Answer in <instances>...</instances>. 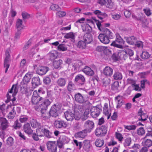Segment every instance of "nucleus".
Returning <instances> with one entry per match:
<instances>
[{"label":"nucleus","instance_id":"1","mask_svg":"<svg viewBox=\"0 0 152 152\" xmlns=\"http://www.w3.org/2000/svg\"><path fill=\"white\" fill-rule=\"evenodd\" d=\"M36 133L42 134V136L45 135L48 138L51 137L52 133L49 131V129L45 126L39 127L38 129L36 130Z\"/></svg>","mask_w":152,"mask_h":152},{"label":"nucleus","instance_id":"2","mask_svg":"<svg viewBox=\"0 0 152 152\" xmlns=\"http://www.w3.org/2000/svg\"><path fill=\"white\" fill-rule=\"evenodd\" d=\"M60 109V107L59 105H53L51 107L50 110L49 112L50 115L55 118L58 116L59 114Z\"/></svg>","mask_w":152,"mask_h":152},{"label":"nucleus","instance_id":"3","mask_svg":"<svg viewBox=\"0 0 152 152\" xmlns=\"http://www.w3.org/2000/svg\"><path fill=\"white\" fill-rule=\"evenodd\" d=\"M107 126L103 125L97 128L96 129L95 132L97 136L101 137L104 136L107 133Z\"/></svg>","mask_w":152,"mask_h":152},{"label":"nucleus","instance_id":"4","mask_svg":"<svg viewBox=\"0 0 152 152\" xmlns=\"http://www.w3.org/2000/svg\"><path fill=\"white\" fill-rule=\"evenodd\" d=\"M42 99V98L41 97L37 91H34L31 98V102L34 104H37L39 101Z\"/></svg>","mask_w":152,"mask_h":152},{"label":"nucleus","instance_id":"5","mask_svg":"<svg viewBox=\"0 0 152 152\" xmlns=\"http://www.w3.org/2000/svg\"><path fill=\"white\" fill-rule=\"evenodd\" d=\"M47 145L48 149L51 152H56L57 146L56 142L49 141L48 142Z\"/></svg>","mask_w":152,"mask_h":152},{"label":"nucleus","instance_id":"6","mask_svg":"<svg viewBox=\"0 0 152 152\" xmlns=\"http://www.w3.org/2000/svg\"><path fill=\"white\" fill-rule=\"evenodd\" d=\"M49 69L47 66H39L37 67L36 72L38 75H45Z\"/></svg>","mask_w":152,"mask_h":152},{"label":"nucleus","instance_id":"7","mask_svg":"<svg viewBox=\"0 0 152 152\" xmlns=\"http://www.w3.org/2000/svg\"><path fill=\"white\" fill-rule=\"evenodd\" d=\"M55 126L57 129L65 128L67 126L66 122L63 120L56 121L54 122Z\"/></svg>","mask_w":152,"mask_h":152},{"label":"nucleus","instance_id":"8","mask_svg":"<svg viewBox=\"0 0 152 152\" xmlns=\"http://www.w3.org/2000/svg\"><path fill=\"white\" fill-rule=\"evenodd\" d=\"M102 111L101 109L96 106L94 107L91 110V116L93 118H96L99 115Z\"/></svg>","mask_w":152,"mask_h":152},{"label":"nucleus","instance_id":"9","mask_svg":"<svg viewBox=\"0 0 152 152\" xmlns=\"http://www.w3.org/2000/svg\"><path fill=\"white\" fill-rule=\"evenodd\" d=\"M75 100L78 103L80 104H82L84 102L86 104L89 103L88 101H85L82 95L79 93H78L75 95Z\"/></svg>","mask_w":152,"mask_h":152},{"label":"nucleus","instance_id":"10","mask_svg":"<svg viewBox=\"0 0 152 152\" xmlns=\"http://www.w3.org/2000/svg\"><path fill=\"white\" fill-rule=\"evenodd\" d=\"M5 56L6 57L4 59V66L6 68L5 72L6 73L10 66V65L9 63L10 57V56L9 53L7 50H6L5 53Z\"/></svg>","mask_w":152,"mask_h":152},{"label":"nucleus","instance_id":"11","mask_svg":"<svg viewBox=\"0 0 152 152\" xmlns=\"http://www.w3.org/2000/svg\"><path fill=\"white\" fill-rule=\"evenodd\" d=\"M113 70L112 68L108 66H106L103 69L102 73L105 76L111 77L113 75Z\"/></svg>","mask_w":152,"mask_h":152},{"label":"nucleus","instance_id":"12","mask_svg":"<svg viewBox=\"0 0 152 152\" xmlns=\"http://www.w3.org/2000/svg\"><path fill=\"white\" fill-rule=\"evenodd\" d=\"M0 123L1 124L0 129L1 130H4L8 127V123L5 118L1 117L0 118Z\"/></svg>","mask_w":152,"mask_h":152},{"label":"nucleus","instance_id":"13","mask_svg":"<svg viewBox=\"0 0 152 152\" xmlns=\"http://www.w3.org/2000/svg\"><path fill=\"white\" fill-rule=\"evenodd\" d=\"M83 39L87 44L90 43L93 40L92 35L90 33H87L84 35Z\"/></svg>","mask_w":152,"mask_h":152},{"label":"nucleus","instance_id":"14","mask_svg":"<svg viewBox=\"0 0 152 152\" xmlns=\"http://www.w3.org/2000/svg\"><path fill=\"white\" fill-rule=\"evenodd\" d=\"M102 31L103 30V33L109 39H112L114 37V35L107 28H103L101 27Z\"/></svg>","mask_w":152,"mask_h":152},{"label":"nucleus","instance_id":"15","mask_svg":"<svg viewBox=\"0 0 152 152\" xmlns=\"http://www.w3.org/2000/svg\"><path fill=\"white\" fill-rule=\"evenodd\" d=\"M75 81L76 82H81L80 84L81 86L84 85L85 82V80L84 77L81 74H79L77 75L75 78Z\"/></svg>","mask_w":152,"mask_h":152},{"label":"nucleus","instance_id":"16","mask_svg":"<svg viewBox=\"0 0 152 152\" xmlns=\"http://www.w3.org/2000/svg\"><path fill=\"white\" fill-rule=\"evenodd\" d=\"M98 37L100 41L103 43L108 44L110 42V40L106 36V35L104 33L103 34H100Z\"/></svg>","mask_w":152,"mask_h":152},{"label":"nucleus","instance_id":"17","mask_svg":"<svg viewBox=\"0 0 152 152\" xmlns=\"http://www.w3.org/2000/svg\"><path fill=\"white\" fill-rule=\"evenodd\" d=\"M84 126L87 129L88 132H90L94 128V125L92 121L88 120L86 122Z\"/></svg>","mask_w":152,"mask_h":152},{"label":"nucleus","instance_id":"18","mask_svg":"<svg viewBox=\"0 0 152 152\" xmlns=\"http://www.w3.org/2000/svg\"><path fill=\"white\" fill-rule=\"evenodd\" d=\"M87 129H84L79 132H77L75 134L76 137L84 138L87 135L88 132Z\"/></svg>","mask_w":152,"mask_h":152},{"label":"nucleus","instance_id":"19","mask_svg":"<svg viewBox=\"0 0 152 152\" xmlns=\"http://www.w3.org/2000/svg\"><path fill=\"white\" fill-rule=\"evenodd\" d=\"M94 13L96 15L98 18L101 20L107 17V15L105 13L102 12L98 10L94 11Z\"/></svg>","mask_w":152,"mask_h":152},{"label":"nucleus","instance_id":"20","mask_svg":"<svg viewBox=\"0 0 152 152\" xmlns=\"http://www.w3.org/2000/svg\"><path fill=\"white\" fill-rule=\"evenodd\" d=\"M48 55L49 57V60L52 61L57 58L58 56V52L56 51H52L48 53Z\"/></svg>","mask_w":152,"mask_h":152},{"label":"nucleus","instance_id":"21","mask_svg":"<svg viewBox=\"0 0 152 152\" xmlns=\"http://www.w3.org/2000/svg\"><path fill=\"white\" fill-rule=\"evenodd\" d=\"M32 83L34 88L38 86L41 84L40 79L38 76L34 77L32 79Z\"/></svg>","mask_w":152,"mask_h":152},{"label":"nucleus","instance_id":"22","mask_svg":"<svg viewBox=\"0 0 152 152\" xmlns=\"http://www.w3.org/2000/svg\"><path fill=\"white\" fill-rule=\"evenodd\" d=\"M83 71L87 75L92 76L94 74V71L90 68L88 66H86L83 69Z\"/></svg>","mask_w":152,"mask_h":152},{"label":"nucleus","instance_id":"23","mask_svg":"<svg viewBox=\"0 0 152 152\" xmlns=\"http://www.w3.org/2000/svg\"><path fill=\"white\" fill-rule=\"evenodd\" d=\"M64 114L66 118L67 121H72L74 119V113L71 112H66L64 113Z\"/></svg>","mask_w":152,"mask_h":152},{"label":"nucleus","instance_id":"24","mask_svg":"<svg viewBox=\"0 0 152 152\" xmlns=\"http://www.w3.org/2000/svg\"><path fill=\"white\" fill-rule=\"evenodd\" d=\"M24 131L27 134H32L33 130L31 129L29 123H27L24 126Z\"/></svg>","mask_w":152,"mask_h":152},{"label":"nucleus","instance_id":"25","mask_svg":"<svg viewBox=\"0 0 152 152\" xmlns=\"http://www.w3.org/2000/svg\"><path fill=\"white\" fill-rule=\"evenodd\" d=\"M126 42L130 45L134 44L136 42L137 39L134 36H131L125 38Z\"/></svg>","mask_w":152,"mask_h":152},{"label":"nucleus","instance_id":"26","mask_svg":"<svg viewBox=\"0 0 152 152\" xmlns=\"http://www.w3.org/2000/svg\"><path fill=\"white\" fill-rule=\"evenodd\" d=\"M63 61L61 59L56 60L53 62V67L55 69H57L61 67V65L62 64Z\"/></svg>","mask_w":152,"mask_h":152},{"label":"nucleus","instance_id":"27","mask_svg":"<svg viewBox=\"0 0 152 152\" xmlns=\"http://www.w3.org/2000/svg\"><path fill=\"white\" fill-rule=\"evenodd\" d=\"M122 96L118 95L115 98V100H118V104L116 106L117 108L120 107L123 104V100L122 99Z\"/></svg>","mask_w":152,"mask_h":152},{"label":"nucleus","instance_id":"28","mask_svg":"<svg viewBox=\"0 0 152 152\" xmlns=\"http://www.w3.org/2000/svg\"><path fill=\"white\" fill-rule=\"evenodd\" d=\"M50 102L48 99H45L39 105L40 107L47 108L50 105Z\"/></svg>","mask_w":152,"mask_h":152},{"label":"nucleus","instance_id":"29","mask_svg":"<svg viewBox=\"0 0 152 152\" xmlns=\"http://www.w3.org/2000/svg\"><path fill=\"white\" fill-rule=\"evenodd\" d=\"M91 112V109L87 108L86 109L85 112L83 116L81 118V120L82 121H84L86 120L88 118V115Z\"/></svg>","mask_w":152,"mask_h":152},{"label":"nucleus","instance_id":"30","mask_svg":"<svg viewBox=\"0 0 152 152\" xmlns=\"http://www.w3.org/2000/svg\"><path fill=\"white\" fill-rule=\"evenodd\" d=\"M113 77L115 80H121L122 78V75L120 72L115 71Z\"/></svg>","mask_w":152,"mask_h":152},{"label":"nucleus","instance_id":"31","mask_svg":"<svg viewBox=\"0 0 152 152\" xmlns=\"http://www.w3.org/2000/svg\"><path fill=\"white\" fill-rule=\"evenodd\" d=\"M31 78V75L28 73L26 74L23 79V82L24 84H27L30 82Z\"/></svg>","mask_w":152,"mask_h":152},{"label":"nucleus","instance_id":"32","mask_svg":"<svg viewBox=\"0 0 152 152\" xmlns=\"http://www.w3.org/2000/svg\"><path fill=\"white\" fill-rule=\"evenodd\" d=\"M23 21L21 19H18L16 22V28L17 29L21 30L23 29Z\"/></svg>","mask_w":152,"mask_h":152},{"label":"nucleus","instance_id":"33","mask_svg":"<svg viewBox=\"0 0 152 152\" xmlns=\"http://www.w3.org/2000/svg\"><path fill=\"white\" fill-rule=\"evenodd\" d=\"M145 115V114L143 113L142 108H140L139 111L138 112V115L141 117L140 119H139L140 121L141 120L142 121H145L147 120L146 118H144V116Z\"/></svg>","mask_w":152,"mask_h":152},{"label":"nucleus","instance_id":"34","mask_svg":"<svg viewBox=\"0 0 152 152\" xmlns=\"http://www.w3.org/2000/svg\"><path fill=\"white\" fill-rule=\"evenodd\" d=\"M82 26L83 32L89 33V32L91 31L92 28L88 24H86L83 26Z\"/></svg>","mask_w":152,"mask_h":152},{"label":"nucleus","instance_id":"35","mask_svg":"<svg viewBox=\"0 0 152 152\" xmlns=\"http://www.w3.org/2000/svg\"><path fill=\"white\" fill-rule=\"evenodd\" d=\"M66 80L65 79L61 78L59 79L57 81V85L60 87H63L66 84Z\"/></svg>","mask_w":152,"mask_h":152},{"label":"nucleus","instance_id":"36","mask_svg":"<svg viewBox=\"0 0 152 152\" xmlns=\"http://www.w3.org/2000/svg\"><path fill=\"white\" fill-rule=\"evenodd\" d=\"M86 44L84 40H80L78 42L77 47L79 48L83 49L86 48Z\"/></svg>","mask_w":152,"mask_h":152},{"label":"nucleus","instance_id":"37","mask_svg":"<svg viewBox=\"0 0 152 152\" xmlns=\"http://www.w3.org/2000/svg\"><path fill=\"white\" fill-rule=\"evenodd\" d=\"M31 126L33 128L39 127L41 126V124L38 122L36 120H33L31 122Z\"/></svg>","mask_w":152,"mask_h":152},{"label":"nucleus","instance_id":"38","mask_svg":"<svg viewBox=\"0 0 152 152\" xmlns=\"http://www.w3.org/2000/svg\"><path fill=\"white\" fill-rule=\"evenodd\" d=\"M113 3L112 0H106L105 5L107 7L112 9L113 8Z\"/></svg>","mask_w":152,"mask_h":152},{"label":"nucleus","instance_id":"39","mask_svg":"<svg viewBox=\"0 0 152 152\" xmlns=\"http://www.w3.org/2000/svg\"><path fill=\"white\" fill-rule=\"evenodd\" d=\"M95 144L96 146L100 147H102L104 144V140L100 139H97L95 142Z\"/></svg>","mask_w":152,"mask_h":152},{"label":"nucleus","instance_id":"40","mask_svg":"<svg viewBox=\"0 0 152 152\" xmlns=\"http://www.w3.org/2000/svg\"><path fill=\"white\" fill-rule=\"evenodd\" d=\"M14 143V140L11 137H9L7 140L6 144L9 146H12Z\"/></svg>","mask_w":152,"mask_h":152},{"label":"nucleus","instance_id":"41","mask_svg":"<svg viewBox=\"0 0 152 152\" xmlns=\"http://www.w3.org/2000/svg\"><path fill=\"white\" fill-rule=\"evenodd\" d=\"M116 38L115 41L116 42V43H117L120 45H121V44H124V41L123 39L121 37L119 34L116 35Z\"/></svg>","mask_w":152,"mask_h":152},{"label":"nucleus","instance_id":"42","mask_svg":"<svg viewBox=\"0 0 152 152\" xmlns=\"http://www.w3.org/2000/svg\"><path fill=\"white\" fill-rule=\"evenodd\" d=\"M58 50L59 51H64L67 50V48L66 45L63 44H60L58 46Z\"/></svg>","mask_w":152,"mask_h":152},{"label":"nucleus","instance_id":"43","mask_svg":"<svg viewBox=\"0 0 152 152\" xmlns=\"http://www.w3.org/2000/svg\"><path fill=\"white\" fill-rule=\"evenodd\" d=\"M143 145L145 147L149 148L152 145V141L150 139H147L144 142Z\"/></svg>","mask_w":152,"mask_h":152},{"label":"nucleus","instance_id":"44","mask_svg":"<svg viewBox=\"0 0 152 152\" xmlns=\"http://www.w3.org/2000/svg\"><path fill=\"white\" fill-rule=\"evenodd\" d=\"M145 133V130L143 127H140L137 130V134L139 135L142 136Z\"/></svg>","mask_w":152,"mask_h":152},{"label":"nucleus","instance_id":"45","mask_svg":"<svg viewBox=\"0 0 152 152\" xmlns=\"http://www.w3.org/2000/svg\"><path fill=\"white\" fill-rule=\"evenodd\" d=\"M150 56V55L147 52H143L141 56V57L143 59H145L148 58Z\"/></svg>","mask_w":152,"mask_h":152},{"label":"nucleus","instance_id":"46","mask_svg":"<svg viewBox=\"0 0 152 152\" xmlns=\"http://www.w3.org/2000/svg\"><path fill=\"white\" fill-rule=\"evenodd\" d=\"M64 37L66 39H74L75 38V36L72 32H69L66 34L64 36Z\"/></svg>","mask_w":152,"mask_h":152},{"label":"nucleus","instance_id":"47","mask_svg":"<svg viewBox=\"0 0 152 152\" xmlns=\"http://www.w3.org/2000/svg\"><path fill=\"white\" fill-rule=\"evenodd\" d=\"M131 138L128 137L126 138L124 140L123 144L125 147L129 146L131 142Z\"/></svg>","mask_w":152,"mask_h":152},{"label":"nucleus","instance_id":"48","mask_svg":"<svg viewBox=\"0 0 152 152\" xmlns=\"http://www.w3.org/2000/svg\"><path fill=\"white\" fill-rule=\"evenodd\" d=\"M12 110L14 115H15L17 113H19L20 112V108L18 107H13Z\"/></svg>","mask_w":152,"mask_h":152},{"label":"nucleus","instance_id":"49","mask_svg":"<svg viewBox=\"0 0 152 152\" xmlns=\"http://www.w3.org/2000/svg\"><path fill=\"white\" fill-rule=\"evenodd\" d=\"M50 9L53 10H56L57 11L60 10L61 8L59 6L56 4H52L50 6Z\"/></svg>","mask_w":152,"mask_h":152},{"label":"nucleus","instance_id":"50","mask_svg":"<svg viewBox=\"0 0 152 152\" xmlns=\"http://www.w3.org/2000/svg\"><path fill=\"white\" fill-rule=\"evenodd\" d=\"M21 126V124L19 122L18 120H16L15 122L13 127L15 129H19Z\"/></svg>","mask_w":152,"mask_h":152},{"label":"nucleus","instance_id":"51","mask_svg":"<svg viewBox=\"0 0 152 152\" xmlns=\"http://www.w3.org/2000/svg\"><path fill=\"white\" fill-rule=\"evenodd\" d=\"M92 19L96 23L98 29L100 31H102V30L101 28V27H102V24H101V22H100L99 20L96 19L95 18L92 17Z\"/></svg>","mask_w":152,"mask_h":152},{"label":"nucleus","instance_id":"52","mask_svg":"<svg viewBox=\"0 0 152 152\" xmlns=\"http://www.w3.org/2000/svg\"><path fill=\"white\" fill-rule=\"evenodd\" d=\"M119 86L118 83V82H114L113 85L112 86V89L115 91H118V88Z\"/></svg>","mask_w":152,"mask_h":152},{"label":"nucleus","instance_id":"53","mask_svg":"<svg viewBox=\"0 0 152 152\" xmlns=\"http://www.w3.org/2000/svg\"><path fill=\"white\" fill-rule=\"evenodd\" d=\"M66 12L64 11H57L56 13L57 16L59 17H63L66 15Z\"/></svg>","mask_w":152,"mask_h":152},{"label":"nucleus","instance_id":"54","mask_svg":"<svg viewBox=\"0 0 152 152\" xmlns=\"http://www.w3.org/2000/svg\"><path fill=\"white\" fill-rule=\"evenodd\" d=\"M120 54L121 55V57L124 60H125L127 58V54L125 51L121 50L120 52Z\"/></svg>","mask_w":152,"mask_h":152},{"label":"nucleus","instance_id":"55","mask_svg":"<svg viewBox=\"0 0 152 152\" xmlns=\"http://www.w3.org/2000/svg\"><path fill=\"white\" fill-rule=\"evenodd\" d=\"M110 45L113 46L116 48H123V46L121 45H120L118 44L115 41H113L111 44H110Z\"/></svg>","mask_w":152,"mask_h":152},{"label":"nucleus","instance_id":"56","mask_svg":"<svg viewBox=\"0 0 152 152\" xmlns=\"http://www.w3.org/2000/svg\"><path fill=\"white\" fill-rule=\"evenodd\" d=\"M28 118V117L27 116L22 115L20 117L19 121L21 123H24L27 121Z\"/></svg>","mask_w":152,"mask_h":152},{"label":"nucleus","instance_id":"57","mask_svg":"<svg viewBox=\"0 0 152 152\" xmlns=\"http://www.w3.org/2000/svg\"><path fill=\"white\" fill-rule=\"evenodd\" d=\"M115 137L120 142L123 139V137L122 136V134H121L117 132H115Z\"/></svg>","mask_w":152,"mask_h":152},{"label":"nucleus","instance_id":"58","mask_svg":"<svg viewBox=\"0 0 152 152\" xmlns=\"http://www.w3.org/2000/svg\"><path fill=\"white\" fill-rule=\"evenodd\" d=\"M103 113L105 115L107 116V119H109L111 116V113L108 110V109H103Z\"/></svg>","mask_w":152,"mask_h":152},{"label":"nucleus","instance_id":"59","mask_svg":"<svg viewBox=\"0 0 152 152\" xmlns=\"http://www.w3.org/2000/svg\"><path fill=\"white\" fill-rule=\"evenodd\" d=\"M38 136H42V134L37 133V134L34 133H33L32 137L34 140L38 141L39 139Z\"/></svg>","mask_w":152,"mask_h":152},{"label":"nucleus","instance_id":"60","mask_svg":"<svg viewBox=\"0 0 152 152\" xmlns=\"http://www.w3.org/2000/svg\"><path fill=\"white\" fill-rule=\"evenodd\" d=\"M75 88V85L72 82H69L68 85V89L70 91L72 89H74Z\"/></svg>","mask_w":152,"mask_h":152},{"label":"nucleus","instance_id":"61","mask_svg":"<svg viewBox=\"0 0 152 152\" xmlns=\"http://www.w3.org/2000/svg\"><path fill=\"white\" fill-rule=\"evenodd\" d=\"M22 15L24 20L27 19L30 17V15L25 12H22Z\"/></svg>","mask_w":152,"mask_h":152},{"label":"nucleus","instance_id":"62","mask_svg":"<svg viewBox=\"0 0 152 152\" xmlns=\"http://www.w3.org/2000/svg\"><path fill=\"white\" fill-rule=\"evenodd\" d=\"M125 129L129 130H135L136 127L135 125L124 126Z\"/></svg>","mask_w":152,"mask_h":152},{"label":"nucleus","instance_id":"63","mask_svg":"<svg viewBox=\"0 0 152 152\" xmlns=\"http://www.w3.org/2000/svg\"><path fill=\"white\" fill-rule=\"evenodd\" d=\"M31 41L29 40L26 44L24 45L23 48L25 50L27 49L31 45Z\"/></svg>","mask_w":152,"mask_h":152},{"label":"nucleus","instance_id":"64","mask_svg":"<svg viewBox=\"0 0 152 152\" xmlns=\"http://www.w3.org/2000/svg\"><path fill=\"white\" fill-rule=\"evenodd\" d=\"M75 113V112H74ZM74 113V118L76 120H79L80 118L81 115L79 112H75Z\"/></svg>","mask_w":152,"mask_h":152}]
</instances>
